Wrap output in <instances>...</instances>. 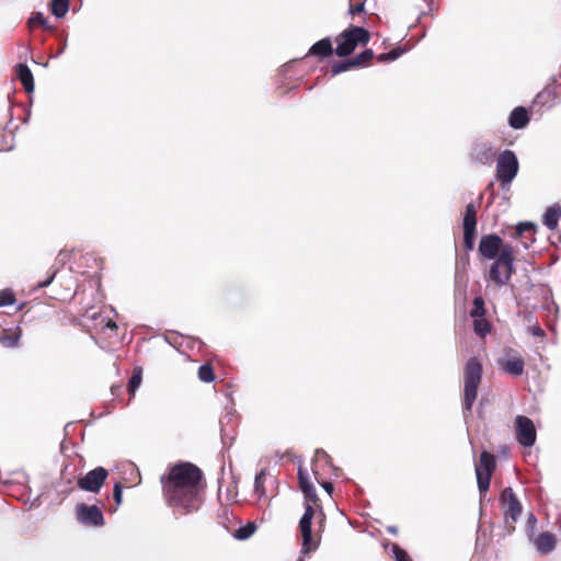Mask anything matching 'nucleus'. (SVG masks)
I'll list each match as a JSON object with an SVG mask.
<instances>
[{
	"label": "nucleus",
	"mask_w": 561,
	"mask_h": 561,
	"mask_svg": "<svg viewBox=\"0 0 561 561\" xmlns=\"http://www.w3.org/2000/svg\"><path fill=\"white\" fill-rule=\"evenodd\" d=\"M203 472L190 462L175 465L161 478L165 500L179 515L196 512L202 503Z\"/></svg>",
	"instance_id": "obj_1"
},
{
	"label": "nucleus",
	"mask_w": 561,
	"mask_h": 561,
	"mask_svg": "<svg viewBox=\"0 0 561 561\" xmlns=\"http://www.w3.org/2000/svg\"><path fill=\"white\" fill-rule=\"evenodd\" d=\"M478 251L483 259L493 260L489 279L497 287L508 284L515 273L513 245L504 243L500 236L490 233L481 237Z\"/></svg>",
	"instance_id": "obj_2"
},
{
	"label": "nucleus",
	"mask_w": 561,
	"mask_h": 561,
	"mask_svg": "<svg viewBox=\"0 0 561 561\" xmlns=\"http://www.w3.org/2000/svg\"><path fill=\"white\" fill-rule=\"evenodd\" d=\"M482 378V365L476 358L471 357L465 367V387H463V413L465 417L471 413L472 405L477 399L478 387Z\"/></svg>",
	"instance_id": "obj_3"
},
{
	"label": "nucleus",
	"mask_w": 561,
	"mask_h": 561,
	"mask_svg": "<svg viewBox=\"0 0 561 561\" xmlns=\"http://www.w3.org/2000/svg\"><path fill=\"white\" fill-rule=\"evenodd\" d=\"M518 160L514 151L506 149L501 152L496 160V179L502 188L508 186L518 172Z\"/></svg>",
	"instance_id": "obj_4"
},
{
	"label": "nucleus",
	"mask_w": 561,
	"mask_h": 561,
	"mask_svg": "<svg viewBox=\"0 0 561 561\" xmlns=\"http://www.w3.org/2000/svg\"><path fill=\"white\" fill-rule=\"evenodd\" d=\"M561 73L550 77L546 87L535 96L533 102L534 106H538L540 110H550L557 104L561 103V83H559Z\"/></svg>",
	"instance_id": "obj_5"
},
{
	"label": "nucleus",
	"mask_w": 561,
	"mask_h": 561,
	"mask_svg": "<svg viewBox=\"0 0 561 561\" xmlns=\"http://www.w3.org/2000/svg\"><path fill=\"white\" fill-rule=\"evenodd\" d=\"M500 502L504 513L506 527L510 530H513L515 528L514 523L517 522L522 514V503L519 502L518 497L516 496L512 488H505L502 491Z\"/></svg>",
	"instance_id": "obj_6"
},
{
	"label": "nucleus",
	"mask_w": 561,
	"mask_h": 561,
	"mask_svg": "<svg viewBox=\"0 0 561 561\" xmlns=\"http://www.w3.org/2000/svg\"><path fill=\"white\" fill-rule=\"evenodd\" d=\"M515 438L523 447H533L537 439V430L531 419L517 415L514 424Z\"/></svg>",
	"instance_id": "obj_7"
},
{
	"label": "nucleus",
	"mask_w": 561,
	"mask_h": 561,
	"mask_svg": "<svg viewBox=\"0 0 561 561\" xmlns=\"http://www.w3.org/2000/svg\"><path fill=\"white\" fill-rule=\"evenodd\" d=\"M495 468V458L488 451H482L480 460L476 465V477L480 493H485L490 488V480Z\"/></svg>",
	"instance_id": "obj_8"
},
{
	"label": "nucleus",
	"mask_w": 561,
	"mask_h": 561,
	"mask_svg": "<svg viewBox=\"0 0 561 561\" xmlns=\"http://www.w3.org/2000/svg\"><path fill=\"white\" fill-rule=\"evenodd\" d=\"M314 515V511L311 504H307L305 507V513L302 514L299 520V529L301 533L302 543H301V553L307 554L311 551H314L318 548V545L312 543V518Z\"/></svg>",
	"instance_id": "obj_9"
},
{
	"label": "nucleus",
	"mask_w": 561,
	"mask_h": 561,
	"mask_svg": "<svg viewBox=\"0 0 561 561\" xmlns=\"http://www.w3.org/2000/svg\"><path fill=\"white\" fill-rule=\"evenodd\" d=\"M496 154V150L491 141L485 139H476L470 151V159L474 163L491 165Z\"/></svg>",
	"instance_id": "obj_10"
},
{
	"label": "nucleus",
	"mask_w": 561,
	"mask_h": 561,
	"mask_svg": "<svg viewBox=\"0 0 561 561\" xmlns=\"http://www.w3.org/2000/svg\"><path fill=\"white\" fill-rule=\"evenodd\" d=\"M107 476L108 471L105 468L96 467L78 480V486L83 491L98 493L104 484Z\"/></svg>",
	"instance_id": "obj_11"
},
{
	"label": "nucleus",
	"mask_w": 561,
	"mask_h": 561,
	"mask_svg": "<svg viewBox=\"0 0 561 561\" xmlns=\"http://www.w3.org/2000/svg\"><path fill=\"white\" fill-rule=\"evenodd\" d=\"M463 248L471 251L474 247V239L477 232V210L472 203L466 206L463 216Z\"/></svg>",
	"instance_id": "obj_12"
},
{
	"label": "nucleus",
	"mask_w": 561,
	"mask_h": 561,
	"mask_svg": "<svg viewBox=\"0 0 561 561\" xmlns=\"http://www.w3.org/2000/svg\"><path fill=\"white\" fill-rule=\"evenodd\" d=\"M77 519L85 526H103L104 516L96 505L78 504L76 507Z\"/></svg>",
	"instance_id": "obj_13"
},
{
	"label": "nucleus",
	"mask_w": 561,
	"mask_h": 561,
	"mask_svg": "<svg viewBox=\"0 0 561 561\" xmlns=\"http://www.w3.org/2000/svg\"><path fill=\"white\" fill-rule=\"evenodd\" d=\"M497 364L503 371L514 377H518L524 374L525 362L520 356L500 359Z\"/></svg>",
	"instance_id": "obj_14"
},
{
	"label": "nucleus",
	"mask_w": 561,
	"mask_h": 561,
	"mask_svg": "<svg viewBox=\"0 0 561 561\" xmlns=\"http://www.w3.org/2000/svg\"><path fill=\"white\" fill-rule=\"evenodd\" d=\"M343 41L337 44L335 53L340 57H346L355 50L358 44L366 45L370 37H342Z\"/></svg>",
	"instance_id": "obj_15"
},
{
	"label": "nucleus",
	"mask_w": 561,
	"mask_h": 561,
	"mask_svg": "<svg viewBox=\"0 0 561 561\" xmlns=\"http://www.w3.org/2000/svg\"><path fill=\"white\" fill-rule=\"evenodd\" d=\"M402 39H404V37H402ZM415 44H416V42L411 43V41H407V42L401 41L397 47L392 48L388 53L379 54L378 60L380 62L393 61V60L398 59L404 53L412 49L415 46Z\"/></svg>",
	"instance_id": "obj_16"
},
{
	"label": "nucleus",
	"mask_w": 561,
	"mask_h": 561,
	"mask_svg": "<svg viewBox=\"0 0 561 561\" xmlns=\"http://www.w3.org/2000/svg\"><path fill=\"white\" fill-rule=\"evenodd\" d=\"M534 545L540 554H548L556 548V537L551 533H541L534 538Z\"/></svg>",
	"instance_id": "obj_17"
},
{
	"label": "nucleus",
	"mask_w": 561,
	"mask_h": 561,
	"mask_svg": "<svg viewBox=\"0 0 561 561\" xmlns=\"http://www.w3.org/2000/svg\"><path fill=\"white\" fill-rule=\"evenodd\" d=\"M529 119L528 111L524 106H517L510 114L508 125L514 129H523Z\"/></svg>",
	"instance_id": "obj_18"
},
{
	"label": "nucleus",
	"mask_w": 561,
	"mask_h": 561,
	"mask_svg": "<svg viewBox=\"0 0 561 561\" xmlns=\"http://www.w3.org/2000/svg\"><path fill=\"white\" fill-rule=\"evenodd\" d=\"M16 77L27 93H32L34 91L33 73L26 65L19 64L16 66Z\"/></svg>",
	"instance_id": "obj_19"
},
{
	"label": "nucleus",
	"mask_w": 561,
	"mask_h": 561,
	"mask_svg": "<svg viewBox=\"0 0 561 561\" xmlns=\"http://www.w3.org/2000/svg\"><path fill=\"white\" fill-rule=\"evenodd\" d=\"M561 217V207L552 205L548 207L542 216V224L549 229L554 230L558 227Z\"/></svg>",
	"instance_id": "obj_20"
},
{
	"label": "nucleus",
	"mask_w": 561,
	"mask_h": 561,
	"mask_svg": "<svg viewBox=\"0 0 561 561\" xmlns=\"http://www.w3.org/2000/svg\"><path fill=\"white\" fill-rule=\"evenodd\" d=\"M333 53L332 43L330 41V37H323L316 44L311 46L309 49L310 55L320 56V57H328L331 56Z\"/></svg>",
	"instance_id": "obj_21"
},
{
	"label": "nucleus",
	"mask_w": 561,
	"mask_h": 561,
	"mask_svg": "<svg viewBox=\"0 0 561 561\" xmlns=\"http://www.w3.org/2000/svg\"><path fill=\"white\" fill-rule=\"evenodd\" d=\"M27 24L31 30L43 28L45 31L50 30L51 26L48 24V19L41 12H36L30 16Z\"/></svg>",
	"instance_id": "obj_22"
},
{
	"label": "nucleus",
	"mask_w": 561,
	"mask_h": 561,
	"mask_svg": "<svg viewBox=\"0 0 561 561\" xmlns=\"http://www.w3.org/2000/svg\"><path fill=\"white\" fill-rule=\"evenodd\" d=\"M53 15L57 19L64 18L69 10V0H50Z\"/></svg>",
	"instance_id": "obj_23"
},
{
	"label": "nucleus",
	"mask_w": 561,
	"mask_h": 561,
	"mask_svg": "<svg viewBox=\"0 0 561 561\" xmlns=\"http://www.w3.org/2000/svg\"><path fill=\"white\" fill-rule=\"evenodd\" d=\"M20 337H21V331L20 330H16L12 334L2 333L0 335V344L5 346V347H10V348L11 347H15V346L19 345Z\"/></svg>",
	"instance_id": "obj_24"
},
{
	"label": "nucleus",
	"mask_w": 561,
	"mask_h": 561,
	"mask_svg": "<svg viewBox=\"0 0 561 561\" xmlns=\"http://www.w3.org/2000/svg\"><path fill=\"white\" fill-rule=\"evenodd\" d=\"M473 329L478 335H480L481 337H484L488 333H490L491 324L484 317L477 318V319H473Z\"/></svg>",
	"instance_id": "obj_25"
},
{
	"label": "nucleus",
	"mask_w": 561,
	"mask_h": 561,
	"mask_svg": "<svg viewBox=\"0 0 561 561\" xmlns=\"http://www.w3.org/2000/svg\"><path fill=\"white\" fill-rule=\"evenodd\" d=\"M374 56L371 49H365L351 58L354 68L365 66Z\"/></svg>",
	"instance_id": "obj_26"
},
{
	"label": "nucleus",
	"mask_w": 561,
	"mask_h": 561,
	"mask_svg": "<svg viewBox=\"0 0 561 561\" xmlns=\"http://www.w3.org/2000/svg\"><path fill=\"white\" fill-rule=\"evenodd\" d=\"M141 368H135L128 381L127 389L131 396L135 394L136 390L139 388L141 383Z\"/></svg>",
	"instance_id": "obj_27"
},
{
	"label": "nucleus",
	"mask_w": 561,
	"mask_h": 561,
	"mask_svg": "<svg viewBox=\"0 0 561 561\" xmlns=\"http://www.w3.org/2000/svg\"><path fill=\"white\" fill-rule=\"evenodd\" d=\"M485 314L484 300L482 297H476L473 299V308L470 311V316L473 319L482 318Z\"/></svg>",
	"instance_id": "obj_28"
},
{
	"label": "nucleus",
	"mask_w": 561,
	"mask_h": 561,
	"mask_svg": "<svg viewBox=\"0 0 561 561\" xmlns=\"http://www.w3.org/2000/svg\"><path fill=\"white\" fill-rule=\"evenodd\" d=\"M255 529H256L255 524L248 523L245 526L240 527L236 531L234 537L239 540H245L254 534Z\"/></svg>",
	"instance_id": "obj_29"
},
{
	"label": "nucleus",
	"mask_w": 561,
	"mask_h": 561,
	"mask_svg": "<svg viewBox=\"0 0 561 561\" xmlns=\"http://www.w3.org/2000/svg\"><path fill=\"white\" fill-rule=\"evenodd\" d=\"M354 68L351 58L346 60L336 61L331 67V72L333 76L340 75L342 72H345L350 69Z\"/></svg>",
	"instance_id": "obj_30"
},
{
	"label": "nucleus",
	"mask_w": 561,
	"mask_h": 561,
	"mask_svg": "<svg viewBox=\"0 0 561 561\" xmlns=\"http://www.w3.org/2000/svg\"><path fill=\"white\" fill-rule=\"evenodd\" d=\"M298 480H299V486L302 492L311 491V486H313V484L309 479L308 472L306 470H304L302 468L298 469Z\"/></svg>",
	"instance_id": "obj_31"
},
{
	"label": "nucleus",
	"mask_w": 561,
	"mask_h": 561,
	"mask_svg": "<svg viewBox=\"0 0 561 561\" xmlns=\"http://www.w3.org/2000/svg\"><path fill=\"white\" fill-rule=\"evenodd\" d=\"M198 378L204 382H210L215 379L214 370L210 365H202L198 368Z\"/></svg>",
	"instance_id": "obj_32"
},
{
	"label": "nucleus",
	"mask_w": 561,
	"mask_h": 561,
	"mask_svg": "<svg viewBox=\"0 0 561 561\" xmlns=\"http://www.w3.org/2000/svg\"><path fill=\"white\" fill-rule=\"evenodd\" d=\"M14 302L15 297L11 289L0 290V307L12 306Z\"/></svg>",
	"instance_id": "obj_33"
},
{
	"label": "nucleus",
	"mask_w": 561,
	"mask_h": 561,
	"mask_svg": "<svg viewBox=\"0 0 561 561\" xmlns=\"http://www.w3.org/2000/svg\"><path fill=\"white\" fill-rule=\"evenodd\" d=\"M536 231V225L530 221L519 222L516 226V234L523 236L526 232H535Z\"/></svg>",
	"instance_id": "obj_34"
},
{
	"label": "nucleus",
	"mask_w": 561,
	"mask_h": 561,
	"mask_svg": "<svg viewBox=\"0 0 561 561\" xmlns=\"http://www.w3.org/2000/svg\"><path fill=\"white\" fill-rule=\"evenodd\" d=\"M392 553L396 561H411L408 552L399 547L397 543H392Z\"/></svg>",
	"instance_id": "obj_35"
},
{
	"label": "nucleus",
	"mask_w": 561,
	"mask_h": 561,
	"mask_svg": "<svg viewBox=\"0 0 561 561\" xmlns=\"http://www.w3.org/2000/svg\"><path fill=\"white\" fill-rule=\"evenodd\" d=\"M339 35H371L365 27L363 26H350L348 28L342 31Z\"/></svg>",
	"instance_id": "obj_36"
},
{
	"label": "nucleus",
	"mask_w": 561,
	"mask_h": 561,
	"mask_svg": "<svg viewBox=\"0 0 561 561\" xmlns=\"http://www.w3.org/2000/svg\"><path fill=\"white\" fill-rule=\"evenodd\" d=\"M320 460H324L325 465L332 466V459L328 455V453L323 449H317L314 453V462H318Z\"/></svg>",
	"instance_id": "obj_37"
},
{
	"label": "nucleus",
	"mask_w": 561,
	"mask_h": 561,
	"mask_svg": "<svg viewBox=\"0 0 561 561\" xmlns=\"http://www.w3.org/2000/svg\"><path fill=\"white\" fill-rule=\"evenodd\" d=\"M265 474V471L264 470H261L256 476H255V479H254V490L256 493L260 494V496L263 494V482H262V477Z\"/></svg>",
	"instance_id": "obj_38"
},
{
	"label": "nucleus",
	"mask_w": 561,
	"mask_h": 561,
	"mask_svg": "<svg viewBox=\"0 0 561 561\" xmlns=\"http://www.w3.org/2000/svg\"><path fill=\"white\" fill-rule=\"evenodd\" d=\"M364 11H365V2L364 1H358L357 3L350 4L348 12L352 15L357 14V13L358 14L363 13Z\"/></svg>",
	"instance_id": "obj_39"
},
{
	"label": "nucleus",
	"mask_w": 561,
	"mask_h": 561,
	"mask_svg": "<svg viewBox=\"0 0 561 561\" xmlns=\"http://www.w3.org/2000/svg\"><path fill=\"white\" fill-rule=\"evenodd\" d=\"M122 496H123L122 485H121V483H115L114 489H113V497L117 505H119L122 503Z\"/></svg>",
	"instance_id": "obj_40"
},
{
	"label": "nucleus",
	"mask_w": 561,
	"mask_h": 561,
	"mask_svg": "<svg viewBox=\"0 0 561 561\" xmlns=\"http://www.w3.org/2000/svg\"><path fill=\"white\" fill-rule=\"evenodd\" d=\"M306 500H307V504H314L318 500V496H317V492H316V489L314 486H311V491L310 492H302Z\"/></svg>",
	"instance_id": "obj_41"
},
{
	"label": "nucleus",
	"mask_w": 561,
	"mask_h": 561,
	"mask_svg": "<svg viewBox=\"0 0 561 561\" xmlns=\"http://www.w3.org/2000/svg\"><path fill=\"white\" fill-rule=\"evenodd\" d=\"M306 500H307V504H314L318 500V496H317V492H316V489L314 486H311V491L310 492H302Z\"/></svg>",
	"instance_id": "obj_42"
},
{
	"label": "nucleus",
	"mask_w": 561,
	"mask_h": 561,
	"mask_svg": "<svg viewBox=\"0 0 561 561\" xmlns=\"http://www.w3.org/2000/svg\"><path fill=\"white\" fill-rule=\"evenodd\" d=\"M55 276H56V271H54L45 280L41 282L38 284V287L44 288V287L49 286L51 284V282L54 280Z\"/></svg>",
	"instance_id": "obj_43"
},
{
	"label": "nucleus",
	"mask_w": 561,
	"mask_h": 561,
	"mask_svg": "<svg viewBox=\"0 0 561 561\" xmlns=\"http://www.w3.org/2000/svg\"><path fill=\"white\" fill-rule=\"evenodd\" d=\"M320 485L325 490L328 494H332L333 492V484L331 482L324 481L321 482Z\"/></svg>",
	"instance_id": "obj_44"
},
{
	"label": "nucleus",
	"mask_w": 561,
	"mask_h": 561,
	"mask_svg": "<svg viewBox=\"0 0 561 561\" xmlns=\"http://www.w3.org/2000/svg\"><path fill=\"white\" fill-rule=\"evenodd\" d=\"M531 333L535 335V336H543L545 335V332L543 330L539 327V325H536L531 329Z\"/></svg>",
	"instance_id": "obj_45"
},
{
	"label": "nucleus",
	"mask_w": 561,
	"mask_h": 561,
	"mask_svg": "<svg viewBox=\"0 0 561 561\" xmlns=\"http://www.w3.org/2000/svg\"><path fill=\"white\" fill-rule=\"evenodd\" d=\"M104 328L110 329L111 331H114V330L117 329V325H116V323L113 320L107 319L106 322H105Z\"/></svg>",
	"instance_id": "obj_46"
},
{
	"label": "nucleus",
	"mask_w": 561,
	"mask_h": 561,
	"mask_svg": "<svg viewBox=\"0 0 561 561\" xmlns=\"http://www.w3.org/2000/svg\"><path fill=\"white\" fill-rule=\"evenodd\" d=\"M536 523H537V519H536L535 515L533 513H530L527 518L528 526L533 528L536 525Z\"/></svg>",
	"instance_id": "obj_47"
},
{
	"label": "nucleus",
	"mask_w": 561,
	"mask_h": 561,
	"mask_svg": "<svg viewBox=\"0 0 561 561\" xmlns=\"http://www.w3.org/2000/svg\"><path fill=\"white\" fill-rule=\"evenodd\" d=\"M65 48H66V42H65V41H62V42H60V43L58 44V48H57V54H56V56L60 55V54L65 50Z\"/></svg>",
	"instance_id": "obj_48"
},
{
	"label": "nucleus",
	"mask_w": 561,
	"mask_h": 561,
	"mask_svg": "<svg viewBox=\"0 0 561 561\" xmlns=\"http://www.w3.org/2000/svg\"><path fill=\"white\" fill-rule=\"evenodd\" d=\"M331 467H332V470H333V472H334V476H335V477H339V476H340V472H341V469H340V468H337V467H335V466H333V465H332Z\"/></svg>",
	"instance_id": "obj_49"
},
{
	"label": "nucleus",
	"mask_w": 561,
	"mask_h": 561,
	"mask_svg": "<svg viewBox=\"0 0 561 561\" xmlns=\"http://www.w3.org/2000/svg\"><path fill=\"white\" fill-rule=\"evenodd\" d=\"M388 531L396 535L398 530H397V527L390 526V527H388Z\"/></svg>",
	"instance_id": "obj_50"
},
{
	"label": "nucleus",
	"mask_w": 561,
	"mask_h": 561,
	"mask_svg": "<svg viewBox=\"0 0 561 561\" xmlns=\"http://www.w3.org/2000/svg\"><path fill=\"white\" fill-rule=\"evenodd\" d=\"M428 9H430V11H433L436 9L434 5V2L432 0L428 2Z\"/></svg>",
	"instance_id": "obj_51"
},
{
	"label": "nucleus",
	"mask_w": 561,
	"mask_h": 561,
	"mask_svg": "<svg viewBox=\"0 0 561 561\" xmlns=\"http://www.w3.org/2000/svg\"><path fill=\"white\" fill-rule=\"evenodd\" d=\"M312 470H313V474L317 477L318 472H317V470L314 469V467H312Z\"/></svg>",
	"instance_id": "obj_52"
},
{
	"label": "nucleus",
	"mask_w": 561,
	"mask_h": 561,
	"mask_svg": "<svg viewBox=\"0 0 561 561\" xmlns=\"http://www.w3.org/2000/svg\"><path fill=\"white\" fill-rule=\"evenodd\" d=\"M297 561H304V559L300 557Z\"/></svg>",
	"instance_id": "obj_53"
}]
</instances>
